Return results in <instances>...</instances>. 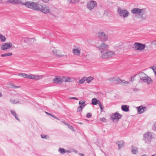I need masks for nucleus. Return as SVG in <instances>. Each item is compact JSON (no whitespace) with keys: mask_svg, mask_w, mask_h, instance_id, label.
I'll list each match as a JSON object with an SVG mask.
<instances>
[{"mask_svg":"<svg viewBox=\"0 0 156 156\" xmlns=\"http://www.w3.org/2000/svg\"><path fill=\"white\" fill-rule=\"evenodd\" d=\"M23 5L34 10L40 11L45 14L49 13L50 12L48 7H46V5L43 6L38 3L30 1L27 2L23 3Z\"/></svg>","mask_w":156,"mask_h":156,"instance_id":"nucleus-1","label":"nucleus"},{"mask_svg":"<svg viewBox=\"0 0 156 156\" xmlns=\"http://www.w3.org/2000/svg\"><path fill=\"white\" fill-rule=\"evenodd\" d=\"M88 40V42L93 46H96L97 48L101 53L107 50L109 48V46L106 44L105 42L106 40Z\"/></svg>","mask_w":156,"mask_h":156,"instance_id":"nucleus-2","label":"nucleus"},{"mask_svg":"<svg viewBox=\"0 0 156 156\" xmlns=\"http://www.w3.org/2000/svg\"><path fill=\"white\" fill-rule=\"evenodd\" d=\"M138 74L140 77V80L149 85L153 82V80L146 74L143 72H139Z\"/></svg>","mask_w":156,"mask_h":156,"instance_id":"nucleus-3","label":"nucleus"},{"mask_svg":"<svg viewBox=\"0 0 156 156\" xmlns=\"http://www.w3.org/2000/svg\"><path fill=\"white\" fill-rule=\"evenodd\" d=\"M131 13L134 14H138L140 16L141 18H143V15L144 13V9H140L138 8H135L132 9L131 10Z\"/></svg>","mask_w":156,"mask_h":156,"instance_id":"nucleus-4","label":"nucleus"},{"mask_svg":"<svg viewBox=\"0 0 156 156\" xmlns=\"http://www.w3.org/2000/svg\"><path fill=\"white\" fill-rule=\"evenodd\" d=\"M117 12L120 16H123L124 18H126L129 15V12L126 9H122L120 8H119Z\"/></svg>","mask_w":156,"mask_h":156,"instance_id":"nucleus-5","label":"nucleus"},{"mask_svg":"<svg viewBox=\"0 0 156 156\" xmlns=\"http://www.w3.org/2000/svg\"><path fill=\"white\" fill-rule=\"evenodd\" d=\"M122 116V115L117 112H116L112 114L111 116V119L114 122H115V121H116V122H117Z\"/></svg>","mask_w":156,"mask_h":156,"instance_id":"nucleus-6","label":"nucleus"},{"mask_svg":"<svg viewBox=\"0 0 156 156\" xmlns=\"http://www.w3.org/2000/svg\"><path fill=\"white\" fill-rule=\"evenodd\" d=\"M114 55V51H109L106 53L103 54L101 56V57L103 59H107L111 58Z\"/></svg>","mask_w":156,"mask_h":156,"instance_id":"nucleus-7","label":"nucleus"},{"mask_svg":"<svg viewBox=\"0 0 156 156\" xmlns=\"http://www.w3.org/2000/svg\"><path fill=\"white\" fill-rule=\"evenodd\" d=\"M134 46L135 50L140 51L143 50L145 47V45L144 44L138 42L135 43Z\"/></svg>","mask_w":156,"mask_h":156,"instance_id":"nucleus-8","label":"nucleus"},{"mask_svg":"<svg viewBox=\"0 0 156 156\" xmlns=\"http://www.w3.org/2000/svg\"><path fill=\"white\" fill-rule=\"evenodd\" d=\"M152 133L151 132H147L143 135V140L146 142L147 140H149L152 138Z\"/></svg>","mask_w":156,"mask_h":156,"instance_id":"nucleus-9","label":"nucleus"},{"mask_svg":"<svg viewBox=\"0 0 156 156\" xmlns=\"http://www.w3.org/2000/svg\"><path fill=\"white\" fill-rule=\"evenodd\" d=\"M97 5V4L96 2L93 1H91L87 4V7L90 10H92Z\"/></svg>","mask_w":156,"mask_h":156,"instance_id":"nucleus-10","label":"nucleus"},{"mask_svg":"<svg viewBox=\"0 0 156 156\" xmlns=\"http://www.w3.org/2000/svg\"><path fill=\"white\" fill-rule=\"evenodd\" d=\"M98 36L99 39H108L107 35L101 30L98 32Z\"/></svg>","mask_w":156,"mask_h":156,"instance_id":"nucleus-11","label":"nucleus"},{"mask_svg":"<svg viewBox=\"0 0 156 156\" xmlns=\"http://www.w3.org/2000/svg\"><path fill=\"white\" fill-rule=\"evenodd\" d=\"M12 43L10 42L4 43L2 45L1 49L3 50L9 49L12 46Z\"/></svg>","mask_w":156,"mask_h":156,"instance_id":"nucleus-12","label":"nucleus"},{"mask_svg":"<svg viewBox=\"0 0 156 156\" xmlns=\"http://www.w3.org/2000/svg\"><path fill=\"white\" fill-rule=\"evenodd\" d=\"M108 80L109 81L115 84H119V81H120L121 79L117 77H110L109 78Z\"/></svg>","mask_w":156,"mask_h":156,"instance_id":"nucleus-13","label":"nucleus"},{"mask_svg":"<svg viewBox=\"0 0 156 156\" xmlns=\"http://www.w3.org/2000/svg\"><path fill=\"white\" fill-rule=\"evenodd\" d=\"M28 79H35L36 80L41 79L42 77L41 76L35 75L32 74L28 75Z\"/></svg>","mask_w":156,"mask_h":156,"instance_id":"nucleus-14","label":"nucleus"},{"mask_svg":"<svg viewBox=\"0 0 156 156\" xmlns=\"http://www.w3.org/2000/svg\"><path fill=\"white\" fill-rule=\"evenodd\" d=\"M53 83L56 84H61L62 83V81L60 77H55L53 80Z\"/></svg>","mask_w":156,"mask_h":156,"instance_id":"nucleus-15","label":"nucleus"},{"mask_svg":"<svg viewBox=\"0 0 156 156\" xmlns=\"http://www.w3.org/2000/svg\"><path fill=\"white\" fill-rule=\"evenodd\" d=\"M81 49L80 48H77L73 49V54L76 55H79L80 53Z\"/></svg>","mask_w":156,"mask_h":156,"instance_id":"nucleus-16","label":"nucleus"},{"mask_svg":"<svg viewBox=\"0 0 156 156\" xmlns=\"http://www.w3.org/2000/svg\"><path fill=\"white\" fill-rule=\"evenodd\" d=\"M137 108L139 114H141L144 112L145 109H146V108L141 105L139 107H137Z\"/></svg>","mask_w":156,"mask_h":156,"instance_id":"nucleus-17","label":"nucleus"},{"mask_svg":"<svg viewBox=\"0 0 156 156\" xmlns=\"http://www.w3.org/2000/svg\"><path fill=\"white\" fill-rule=\"evenodd\" d=\"M131 151L133 154H137L138 151V148L136 147H134L133 145L131 146Z\"/></svg>","mask_w":156,"mask_h":156,"instance_id":"nucleus-18","label":"nucleus"},{"mask_svg":"<svg viewBox=\"0 0 156 156\" xmlns=\"http://www.w3.org/2000/svg\"><path fill=\"white\" fill-rule=\"evenodd\" d=\"M116 144L118 145L119 149L122 147L124 146V143L122 140L118 141L116 142Z\"/></svg>","mask_w":156,"mask_h":156,"instance_id":"nucleus-19","label":"nucleus"},{"mask_svg":"<svg viewBox=\"0 0 156 156\" xmlns=\"http://www.w3.org/2000/svg\"><path fill=\"white\" fill-rule=\"evenodd\" d=\"M79 104L80 105L79 106L83 108H84L87 105L86 104L85 101H83L81 100L79 101Z\"/></svg>","mask_w":156,"mask_h":156,"instance_id":"nucleus-20","label":"nucleus"},{"mask_svg":"<svg viewBox=\"0 0 156 156\" xmlns=\"http://www.w3.org/2000/svg\"><path fill=\"white\" fill-rule=\"evenodd\" d=\"M10 112H11V114L13 115V116L15 117V118L17 120L20 121L19 119L17 117V115L16 113V112L15 111L12 110H10Z\"/></svg>","mask_w":156,"mask_h":156,"instance_id":"nucleus-21","label":"nucleus"},{"mask_svg":"<svg viewBox=\"0 0 156 156\" xmlns=\"http://www.w3.org/2000/svg\"><path fill=\"white\" fill-rule=\"evenodd\" d=\"M122 109L125 112H128L129 111V108L127 107V106L124 105H122L121 107Z\"/></svg>","mask_w":156,"mask_h":156,"instance_id":"nucleus-22","label":"nucleus"},{"mask_svg":"<svg viewBox=\"0 0 156 156\" xmlns=\"http://www.w3.org/2000/svg\"><path fill=\"white\" fill-rule=\"evenodd\" d=\"M94 78L92 76H89L88 77H86L85 80L88 83H89Z\"/></svg>","mask_w":156,"mask_h":156,"instance_id":"nucleus-23","label":"nucleus"},{"mask_svg":"<svg viewBox=\"0 0 156 156\" xmlns=\"http://www.w3.org/2000/svg\"><path fill=\"white\" fill-rule=\"evenodd\" d=\"M52 52L53 54L56 56L57 57H62L63 55H58L57 53V50L55 48H53L52 50Z\"/></svg>","mask_w":156,"mask_h":156,"instance_id":"nucleus-24","label":"nucleus"},{"mask_svg":"<svg viewBox=\"0 0 156 156\" xmlns=\"http://www.w3.org/2000/svg\"><path fill=\"white\" fill-rule=\"evenodd\" d=\"M98 100L94 98L92 99V104L93 105H96L97 104H98V103L99 102Z\"/></svg>","mask_w":156,"mask_h":156,"instance_id":"nucleus-25","label":"nucleus"},{"mask_svg":"<svg viewBox=\"0 0 156 156\" xmlns=\"http://www.w3.org/2000/svg\"><path fill=\"white\" fill-rule=\"evenodd\" d=\"M12 55V53L11 52H9L8 53H5L1 55V56L2 57H4L6 56H11Z\"/></svg>","mask_w":156,"mask_h":156,"instance_id":"nucleus-26","label":"nucleus"},{"mask_svg":"<svg viewBox=\"0 0 156 156\" xmlns=\"http://www.w3.org/2000/svg\"><path fill=\"white\" fill-rule=\"evenodd\" d=\"M18 75L23 77L25 78H27L28 77V74L24 73H20L18 74Z\"/></svg>","mask_w":156,"mask_h":156,"instance_id":"nucleus-27","label":"nucleus"},{"mask_svg":"<svg viewBox=\"0 0 156 156\" xmlns=\"http://www.w3.org/2000/svg\"><path fill=\"white\" fill-rule=\"evenodd\" d=\"M98 104L99 105V107H100L101 112H102L104 110V106L102 104V103L100 101H99V102L98 103Z\"/></svg>","mask_w":156,"mask_h":156,"instance_id":"nucleus-28","label":"nucleus"},{"mask_svg":"<svg viewBox=\"0 0 156 156\" xmlns=\"http://www.w3.org/2000/svg\"><path fill=\"white\" fill-rule=\"evenodd\" d=\"M86 76L82 78L79 81V83L80 84H82L85 81Z\"/></svg>","mask_w":156,"mask_h":156,"instance_id":"nucleus-29","label":"nucleus"},{"mask_svg":"<svg viewBox=\"0 0 156 156\" xmlns=\"http://www.w3.org/2000/svg\"><path fill=\"white\" fill-rule=\"evenodd\" d=\"M58 151L62 154L66 153V150L63 148H59L58 149Z\"/></svg>","mask_w":156,"mask_h":156,"instance_id":"nucleus-30","label":"nucleus"},{"mask_svg":"<svg viewBox=\"0 0 156 156\" xmlns=\"http://www.w3.org/2000/svg\"><path fill=\"white\" fill-rule=\"evenodd\" d=\"M10 101L11 102L12 104H16V103H19V101L18 100H14L13 99H11L10 100Z\"/></svg>","mask_w":156,"mask_h":156,"instance_id":"nucleus-31","label":"nucleus"},{"mask_svg":"<svg viewBox=\"0 0 156 156\" xmlns=\"http://www.w3.org/2000/svg\"><path fill=\"white\" fill-rule=\"evenodd\" d=\"M80 0H71L70 1V3L75 4L79 2Z\"/></svg>","mask_w":156,"mask_h":156,"instance_id":"nucleus-32","label":"nucleus"},{"mask_svg":"<svg viewBox=\"0 0 156 156\" xmlns=\"http://www.w3.org/2000/svg\"><path fill=\"white\" fill-rule=\"evenodd\" d=\"M23 3H22L21 0H15L14 4H21L23 5Z\"/></svg>","mask_w":156,"mask_h":156,"instance_id":"nucleus-33","label":"nucleus"},{"mask_svg":"<svg viewBox=\"0 0 156 156\" xmlns=\"http://www.w3.org/2000/svg\"><path fill=\"white\" fill-rule=\"evenodd\" d=\"M119 84H122L123 83H126L127 84H128L129 83V82L127 81H126L125 80H122L121 79L120 81H119Z\"/></svg>","mask_w":156,"mask_h":156,"instance_id":"nucleus-34","label":"nucleus"},{"mask_svg":"<svg viewBox=\"0 0 156 156\" xmlns=\"http://www.w3.org/2000/svg\"><path fill=\"white\" fill-rule=\"evenodd\" d=\"M83 108H82L81 107L79 106L77 108V111L78 112H80L82 111V110H83Z\"/></svg>","mask_w":156,"mask_h":156,"instance_id":"nucleus-35","label":"nucleus"},{"mask_svg":"<svg viewBox=\"0 0 156 156\" xmlns=\"http://www.w3.org/2000/svg\"><path fill=\"white\" fill-rule=\"evenodd\" d=\"M92 116V114L90 113H88L86 115V117L87 118H90Z\"/></svg>","mask_w":156,"mask_h":156,"instance_id":"nucleus-36","label":"nucleus"},{"mask_svg":"<svg viewBox=\"0 0 156 156\" xmlns=\"http://www.w3.org/2000/svg\"><path fill=\"white\" fill-rule=\"evenodd\" d=\"M100 121H102L103 122H105L106 121V119L105 118L103 117L102 118H101L100 119Z\"/></svg>","mask_w":156,"mask_h":156,"instance_id":"nucleus-37","label":"nucleus"},{"mask_svg":"<svg viewBox=\"0 0 156 156\" xmlns=\"http://www.w3.org/2000/svg\"><path fill=\"white\" fill-rule=\"evenodd\" d=\"M0 39H6L5 37L0 34Z\"/></svg>","mask_w":156,"mask_h":156,"instance_id":"nucleus-38","label":"nucleus"},{"mask_svg":"<svg viewBox=\"0 0 156 156\" xmlns=\"http://www.w3.org/2000/svg\"><path fill=\"white\" fill-rule=\"evenodd\" d=\"M15 0H8V2L9 3L14 4Z\"/></svg>","mask_w":156,"mask_h":156,"instance_id":"nucleus-39","label":"nucleus"},{"mask_svg":"<svg viewBox=\"0 0 156 156\" xmlns=\"http://www.w3.org/2000/svg\"><path fill=\"white\" fill-rule=\"evenodd\" d=\"M68 127L69 129H70L71 130H73V127L72 126H70V125L68 126Z\"/></svg>","mask_w":156,"mask_h":156,"instance_id":"nucleus-40","label":"nucleus"},{"mask_svg":"<svg viewBox=\"0 0 156 156\" xmlns=\"http://www.w3.org/2000/svg\"><path fill=\"white\" fill-rule=\"evenodd\" d=\"M136 75H135L134 76L132 77V76H131V81H133V80H134V78L136 76Z\"/></svg>","mask_w":156,"mask_h":156,"instance_id":"nucleus-41","label":"nucleus"},{"mask_svg":"<svg viewBox=\"0 0 156 156\" xmlns=\"http://www.w3.org/2000/svg\"><path fill=\"white\" fill-rule=\"evenodd\" d=\"M41 137L42 138H46V137L47 136L45 135H44V134L43 135H41Z\"/></svg>","mask_w":156,"mask_h":156,"instance_id":"nucleus-42","label":"nucleus"},{"mask_svg":"<svg viewBox=\"0 0 156 156\" xmlns=\"http://www.w3.org/2000/svg\"><path fill=\"white\" fill-rule=\"evenodd\" d=\"M69 98L70 99H75V100H78L79 99L78 98H76L73 97H70Z\"/></svg>","mask_w":156,"mask_h":156,"instance_id":"nucleus-43","label":"nucleus"},{"mask_svg":"<svg viewBox=\"0 0 156 156\" xmlns=\"http://www.w3.org/2000/svg\"><path fill=\"white\" fill-rule=\"evenodd\" d=\"M153 71L155 75L156 76V67L154 69H153Z\"/></svg>","mask_w":156,"mask_h":156,"instance_id":"nucleus-44","label":"nucleus"},{"mask_svg":"<svg viewBox=\"0 0 156 156\" xmlns=\"http://www.w3.org/2000/svg\"><path fill=\"white\" fill-rule=\"evenodd\" d=\"M45 112L48 115H51H51H52L51 113H49L47 112Z\"/></svg>","mask_w":156,"mask_h":156,"instance_id":"nucleus-45","label":"nucleus"},{"mask_svg":"<svg viewBox=\"0 0 156 156\" xmlns=\"http://www.w3.org/2000/svg\"><path fill=\"white\" fill-rule=\"evenodd\" d=\"M154 129L156 131V122L154 125Z\"/></svg>","mask_w":156,"mask_h":156,"instance_id":"nucleus-46","label":"nucleus"},{"mask_svg":"<svg viewBox=\"0 0 156 156\" xmlns=\"http://www.w3.org/2000/svg\"><path fill=\"white\" fill-rule=\"evenodd\" d=\"M62 122L64 123L66 125L68 126V127L69 125V124L68 123H66L65 122Z\"/></svg>","mask_w":156,"mask_h":156,"instance_id":"nucleus-47","label":"nucleus"},{"mask_svg":"<svg viewBox=\"0 0 156 156\" xmlns=\"http://www.w3.org/2000/svg\"><path fill=\"white\" fill-rule=\"evenodd\" d=\"M153 44H155V45H156V40H154L153 42Z\"/></svg>","mask_w":156,"mask_h":156,"instance_id":"nucleus-48","label":"nucleus"},{"mask_svg":"<svg viewBox=\"0 0 156 156\" xmlns=\"http://www.w3.org/2000/svg\"><path fill=\"white\" fill-rule=\"evenodd\" d=\"M25 39H35V38L33 37V38H30L29 37H27Z\"/></svg>","mask_w":156,"mask_h":156,"instance_id":"nucleus-49","label":"nucleus"},{"mask_svg":"<svg viewBox=\"0 0 156 156\" xmlns=\"http://www.w3.org/2000/svg\"><path fill=\"white\" fill-rule=\"evenodd\" d=\"M71 151H70L68 150H66V152L70 153Z\"/></svg>","mask_w":156,"mask_h":156,"instance_id":"nucleus-50","label":"nucleus"},{"mask_svg":"<svg viewBox=\"0 0 156 156\" xmlns=\"http://www.w3.org/2000/svg\"><path fill=\"white\" fill-rule=\"evenodd\" d=\"M51 116H52V117H53L54 118H55L56 119H58L57 118V117H56L55 116H54V115H51Z\"/></svg>","mask_w":156,"mask_h":156,"instance_id":"nucleus-51","label":"nucleus"},{"mask_svg":"<svg viewBox=\"0 0 156 156\" xmlns=\"http://www.w3.org/2000/svg\"><path fill=\"white\" fill-rule=\"evenodd\" d=\"M80 154L81 156H84V154H83L80 153Z\"/></svg>","mask_w":156,"mask_h":156,"instance_id":"nucleus-52","label":"nucleus"},{"mask_svg":"<svg viewBox=\"0 0 156 156\" xmlns=\"http://www.w3.org/2000/svg\"><path fill=\"white\" fill-rule=\"evenodd\" d=\"M70 78H68L67 79V80H66V81H69V80H70Z\"/></svg>","mask_w":156,"mask_h":156,"instance_id":"nucleus-53","label":"nucleus"},{"mask_svg":"<svg viewBox=\"0 0 156 156\" xmlns=\"http://www.w3.org/2000/svg\"><path fill=\"white\" fill-rule=\"evenodd\" d=\"M151 68L153 70V69H155V68H154V66H151Z\"/></svg>","mask_w":156,"mask_h":156,"instance_id":"nucleus-54","label":"nucleus"},{"mask_svg":"<svg viewBox=\"0 0 156 156\" xmlns=\"http://www.w3.org/2000/svg\"><path fill=\"white\" fill-rule=\"evenodd\" d=\"M29 40H24V42H27V41Z\"/></svg>","mask_w":156,"mask_h":156,"instance_id":"nucleus-55","label":"nucleus"},{"mask_svg":"<svg viewBox=\"0 0 156 156\" xmlns=\"http://www.w3.org/2000/svg\"><path fill=\"white\" fill-rule=\"evenodd\" d=\"M5 40H1V41L2 42H5Z\"/></svg>","mask_w":156,"mask_h":156,"instance_id":"nucleus-56","label":"nucleus"},{"mask_svg":"<svg viewBox=\"0 0 156 156\" xmlns=\"http://www.w3.org/2000/svg\"><path fill=\"white\" fill-rule=\"evenodd\" d=\"M2 93H1V92H0V97H1L2 96Z\"/></svg>","mask_w":156,"mask_h":156,"instance_id":"nucleus-57","label":"nucleus"},{"mask_svg":"<svg viewBox=\"0 0 156 156\" xmlns=\"http://www.w3.org/2000/svg\"><path fill=\"white\" fill-rule=\"evenodd\" d=\"M14 88H16L18 87H17V86H14Z\"/></svg>","mask_w":156,"mask_h":156,"instance_id":"nucleus-58","label":"nucleus"},{"mask_svg":"<svg viewBox=\"0 0 156 156\" xmlns=\"http://www.w3.org/2000/svg\"><path fill=\"white\" fill-rule=\"evenodd\" d=\"M68 2L69 3H70V1L71 0H67Z\"/></svg>","mask_w":156,"mask_h":156,"instance_id":"nucleus-59","label":"nucleus"},{"mask_svg":"<svg viewBox=\"0 0 156 156\" xmlns=\"http://www.w3.org/2000/svg\"><path fill=\"white\" fill-rule=\"evenodd\" d=\"M79 123L80 124H82V123H81V122H79Z\"/></svg>","mask_w":156,"mask_h":156,"instance_id":"nucleus-60","label":"nucleus"},{"mask_svg":"<svg viewBox=\"0 0 156 156\" xmlns=\"http://www.w3.org/2000/svg\"><path fill=\"white\" fill-rule=\"evenodd\" d=\"M85 120H86V121H88V120H87V119H85Z\"/></svg>","mask_w":156,"mask_h":156,"instance_id":"nucleus-61","label":"nucleus"},{"mask_svg":"<svg viewBox=\"0 0 156 156\" xmlns=\"http://www.w3.org/2000/svg\"><path fill=\"white\" fill-rule=\"evenodd\" d=\"M75 152H76V153H77V151H76Z\"/></svg>","mask_w":156,"mask_h":156,"instance_id":"nucleus-62","label":"nucleus"},{"mask_svg":"<svg viewBox=\"0 0 156 156\" xmlns=\"http://www.w3.org/2000/svg\"><path fill=\"white\" fill-rule=\"evenodd\" d=\"M151 156H155V155H151Z\"/></svg>","mask_w":156,"mask_h":156,"instance_id":"nucleus-63","label":"nucleus"},{"mask_svg":"<svg viewBox=\"0 0 156 156\" xmlns=\"http://www.w3.org/2000/svg\"><path fill=\"white\" fill-rule=\"evenodd\" d=\"M2 0H0V2L2 1Z\"/></svg>","mask_w":156,"mask_h":156,"instance_id":"nucleus-64","label":"nucleus"}]
</instances>
